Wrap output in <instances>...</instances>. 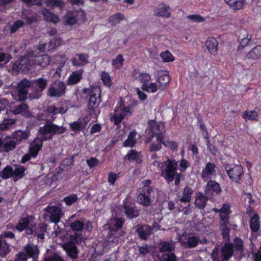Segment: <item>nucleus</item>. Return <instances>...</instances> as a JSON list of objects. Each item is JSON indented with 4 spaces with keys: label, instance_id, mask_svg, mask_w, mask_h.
<instances>
[{
    "label": "nucleus",
    "instance_id": "nucleus-1",
    "mask_svg": "<svg viewBox=\"0 0 261 261\" xmlns=\"http://www.w3.org/2000/svg\"><path fill=\"white\" fill-rule=\"evenodd\" d=\"M49 62L50 58L47 55L36 56L33 59L32 55L31 53L16 62L13 66V68L16 70H30L32 68L33 64L45 67L49 64Z\"/></svg>",
    "mask_w": 261,
    "mask_h": 261
},
{
    "label": "nucleus",
    "instance_id": "nucleus-2",
    "mask_svg": "<svg viewBox=\"0 0 261 261\" xmlns=\"http://www.w3.org/2000/svg\"><path fill=\"white\" fill-rule=\"evenodd\" d=\"M123 223V220L122 218H113L105 226L106 228L110 230L109 241L116 244L120 242L121 236L122 231L121 228Z\"/></svg>",
    "mask_w": 261,
    "mask_h": 261
},
{
    "label": "nucleus",
    "instance_id": "nucleus-3",
    "mask_svg": "<svg viewBox=\"0 0 261 261\" xmlns=\"http://www.w3.org/2000/svg\"><path fill=\"white\" fill-rule=\"evenodd\" d=\"M177 163L175 160H168L162 163V166H165L166 169L162 171V175L168 182H171L175 179V185H179L182 174L176 172Z\"/></svg>",
    "mask_w": 261,
    "mask_h": 261
},
{
    "label": "nucleus",
    "instance_id": "nucleus-4",
    "mask_svg": "<svg viewBox=\"0 0 261 261\" xmlns=\"http://www.w3.org/2000/svg\"><path fill=\"white\" fill-rule=\"evenodd\" d=\"M133 110L132 107L125 106L121 101L115 108L114 112L110 114V120L115 124H119L125 117L132 115Z\"/></svg>",
    "mask_w": 261,
    "mask_h": 261
},
{
    "label": "nucleus",
    "instance_id": "nucleus-5",
    "mask_svg": "<svg viewBox=\"0 0 261 261\" xmlns=\"http://www.w3.org/2000/svg\"><path fill=\"white\" fill-rule=\"evenodd\" d=\"M65 128L55 124L50 123L40 127L39 137L40 140H46L50 139L52 136L57 134H62L65 132Z\"/></svg>",
    "mask_w": 261,
    "mask_h": 261
},
{
    "label": "nucleus",
    "instance_id": "nucleus-6",
    "mask_svg": "<svg viewBox=\"0 0 261 261\" xmlns=\"http://www.w3.org/2000/svg\"><path fill=\"white\" fill-rule=\"evenodd\" d=\"M90 92V96L88 102V107L89 109H93L97 108L100 102V94L101 90L98 86L92 87L90 89L85 88L83 89V93H88Z\"/></svg>",
    "mask_w": 261,
    "mask_h": 261
},
{
    "label": "nucleus",
    "instance_id": "nucleus-7",
    "mask_svg": "<svg viewBox=\"0 0 261 261\" xmlns=\"http://www.w3.org/2000/svg\"><path fill=\"white\" fill-rule=\"evenodd\" d=\"M33 220L34 218L32 216L21 218L16 226V229L20 231L26 229L28 234H32L36 230V227L33 223Z\"/></svg>",
    "mask_w": 261,
    "mask_h": 261
},
{
    "label": "nucleus",
    "instance_id": "nucleus-8",
    "mask_svg": "<svg viewBox=\"0 0 261 261\" xmlns=\"http://www.w3.org/2000/svg\"><path fill=\"white\" fill-rule=\"evenodd\" d=\"M225 170L229 178L236 182L240 180L243 173L242 167L239 165H227Z\"/></svg>",
    "mask_w": 261,
    "mask_h": 261
},
{
    "label": "nucleus",
    "instance_id": "nucleus-9",
    "mask_svg": "<svg viewBox=\"0 0 261 261\" xmlns=\"http://www.w3.org/2000/svg\"><path fill=\"white\" fill-rule=\"evenodd\" d=\"M177 239L180 243L181 246L186 248L195 247L199 241V238L196 236H191L186 234H183L178 237Z\"/></svg>",
    "mask_w": 261,
    "mask_h": 261
},
{
    "label": "nucleus",
    "instance_id": "nucleus-10",
    "mask_svg": "<svg viewBox=\"0 0 261 261\" xmlns=\"http://www.w3.org/2000/svg\"><path fill=\"white\" fill-rule=\"evenodd\" d=\"M25 254L23 252L19 253L17 255L18 259L21 261H26L27 259V255L30 257H33L34 261L37 260L35 255L38 254V249L36 246L27 245L24 247Z\"/></svg>",
    "mask_w": 261,
    "mask_h": 261
},
{
    "label": "nucleus",
    "instance_id": "nucleus-11",
    "mask_svg": "<svg viewBox=\"0 0 261 261\" xmlns=\"http://www.w3.org/2000/svg\"><path fill=\"white\" fill-rule=\"evenodd\" d=\"M66 86L62 82H58L55 86H50L48 89V95L50 97H60L65 93Z\"/></svg>",
    "mask_w": 261,
    "mask_h": 261
},
{
    "label": "nucleus",
    "instance_id": "nucleus-12",
    "mask_svg": "<svg viewBox=\"0 0 261 261\" xmlns=\"http://www.w3.org/2000/svg\"><path fill=\"white\" fill-rule=\"evenodd\" d=\"M85 17V13L82 11L72 12H68L64 16V19L66 24L68 25H73L77 22V20L80 19H83Z\"/></svg>",
    "mask_w": 261,
    "mask_h": 261
},
{
    "label": "nucleus",
    "instance_id": "nucleus-13",
    "mask_svg": "<svg viewBox=\"0 0 261 261\" xmlns=\"http://www.w3.org/2000/svg\"><path fill=\"white\" fill-rule=\"evenodd\" d=\"M148 128L150 133L156 137H161L165 132L164 124L162 122L158 123L154 120L149 121Z\"/></svg>",
    "mask_w": 261,
    "mask_h": 261
},
{
    "label": "nucleus",
    "instance_id": "nucleus-14",
    "mask_svg": "<svg viewBox=\"0 0 261 261\" xmlns=\"http://www.w3.org/2000/svg\"><path fill=\"white\" fill-rule=\"evenodd\" d=\"M45 210L49 214L51 222L57 223L60 220L62 213L60 208L55 206H47Z\"/></svg>",
    "mask_w": 261,
    "mask_h": 261
},
{
    "label": "nucleus",
    "instance_id": "nucleus-15",
    "mask_svg": "<svg viewBox=\"0 0 261 261\" xmlns=\"http://www.w3.org/2000/svg\"><path fill=\"white\" fill-rule=\"evenodd\" d=\"M30 85V82L28 80H23L21 81L17 86L18 94L16 96L17 97L15 98V99L20 101L24 100L28 94L27 88H28Z\"/></svg>",
    "mask_w": 261,
    "mask_h": 261
},
{
    "label": "nucleus",
    "instance_id": "nucleus-16",
    "mask_svg": "<svg viewBox=\"0 0 261 261\" xmlns=\"http://www.w3.org/2000/svg\"><path fill=\"white\" fill-rule=\"evenodd\" d=\"M205 45L211 55L214 57L217 55L218 42L215 38L208 37L205 43Z\"/></svg>",
    "mask_w": 261,
    "mask_h": 261
},
{
    "label": "nucleus",
    "instance_id": "nucleus-17",
    "mask_svg": "<svg viewBox=\"0 0 261 261\" xmlns=\"http://www.w3.org/2000/svg\"><path fill=\"white\" fill-rule=\"evenodd\" d=\"M219 185L216 181H209L205 188V193L207 198H210L214 194H218L220 192Z\"/></svg>",
    "mask_w": 261,
    "mask_h": 261
},
{
    "label": "nucleus",
    "instance_id": "nucleus-18",
    "mask_svg": "<svg viewBox=\"0 0 261 261\" xmlns=\"http://www.w3.org/2000/svg\"><path fill=\"white\" fill-rule=\"evenodd\" d=\"M154 14L158 16L168 18L171 15L170 8L165 4H161L155 9Z\"/></svg>",
    "mask_w": 261,
    "mask_h": 261
},
{
    "label": "nucleus",
    "instance_id": "nucleus-19",
    "mask_svg": "<svg viewBox=\"0 0 261 261\" xmlns=\"http://www.w3.org/2000/svg\"><path fill=\"white\" fill-rule=\"evenodd\" d=\"M216 174V166L212 163H208L202 172V178L206 180Z\"/></svg>",
    "mask_w": 261,
    "mask_h": 261
},
{
    "label": "nucleus",
    "instance_id": "nucleus-20",
    "mask_svg": "<svg viewBox=\"0 0 261 261\" xmlns=\"http://www.w3.org/2000/svg\"><path fill=\"white\" fill-rule=\"evenodd\" d=\"M158 75V81L160 84L159 88L161 89V90H164L166 85L170 82V77L168 75V73L166 71H159Z\"/></svg>",
    "mask_w": 261,
    "mask_h": 261
},
{
    "label": "nucleus",
    "instance_id": "nucleus-21",
    "mask_svg": "<svg viewBox=\"0 0 261 261\" xmlns=\"http://www.w3.org/2000/svg\"><path fill=\"white\" fill-rule=\"evenodd\" d=\"M88 62V56L86 54H76L72 59V64L73 66H82L86 65Z\"/></svg>",
    "mask_w": 261,
    "mask_h": 261
},
{
    "label": "nucleus",
    "instance_id": "nucleus-22",
    "mask_svg": "<svg viewBox=\"0 0 261 261\" xmlns=\"http://www.w3.org/2000/svg\"><path fill=\"white\" fill-rule=\"evenodd\" d=\"M84 73L83 69H80L73 72L68 78L67 84L68 85H74L79 83L82 78Z\"/></svg>",
    "mask_w": 261,
    "mask_h": 261
},
{
    "label": "nucleus",
    "instance_id": "nucleus-23",
    "mask_svg": "<svg viewBox=\"0 0 261 261\" xmlns=\"http://www.w3.org/2000/svg\"><path fill=\"white\" fill-rule=\"evenodd\" d=\"M230 213V205L228 203L224 204L222 208L219 210L221 220L225 225L227 224L228 223V215Z\"/></svg>",
    "mask_w": 261,
    "mask_h": 261
},
{
    "label": "nucleus",
    "instance_id": "nucleus-24",
    "mask_svg": "<svg viewBox=\"0 0 261 261\" xmlns=\"http://www.w3.org/2000/svg\"><path fill=\"white\" fill-rule=\"evenodd\" d=\"M62 247L66 251L69 256L73 258L77 257V249L75 245L72 242L64 244L62 245Z\"/></svg>",
    "mask_w": 261,
    "mask_h": 261
},
{
    "label": "nucleus",
    "instance_id": "nucleus-25",
    "mask_svg": "<svg viewBox=\"0 0 261 261\" xmlns=\"http://www.w3.org/2000/svg\"><path fill=\"white\" fill-rule=\"evenodd\" d=\"M134 78L142 83V85L147 84L151 80V76L148 73L140 72L138 71H134L133 73Z\"/></svg>",
    "mask_w": 261,
    "mask_h": 261
},
{
    "label": "nucleus",
    "instance_id": "nucleus-26",
    "mask_svg": "<svg viewBox=\"0 0 261 261\" xmlns=\"http://www.w3.org/2000/svg\"><path fill=\"white\" fill-rule=\"evenodd\" d=\"M42 147V140L40 139H35V141L31 145L30 152L31 155L35 157Z\"/></svg>",
    "mask_w": 261,
    "mask_h": 261
},
{
    "label": "nucleus",
    "instance_id": "nucleus-27",
    "mask_svg": "<svg viewBox=\"0 0 261 261\" xmlns=\"http://www.w3.org/2000/svg\"><path fill=\"white\" fill-rule=\"evenodd\" d=\"M153 231V229L151 228L148 225H143L139 227L137 229L139 236L143 239H146Z\"/></svg>",
    "mask_w": 261,
    "mask_h": 261
},
{
    "label": "nucleus",
    "instance_id": "nucleus-28",
    "mask_svg": "<svg viewBox=\"0 0 261 261\" xmlns=\"http://www.w3.org/2000/svg\"><path fill=\"white\" fill-rule=\"evenodd\" d=\"M42 13L44 19L49 22L56 23L59 21V18L57 15L51 13L48 10L44 9L42 11Z\"/></svg>",
    "mask_w": 261,
    "mask_h": 261
},
{
    "label": "nucleus",
    "instance_id": "nucleus-29",
    "mask_svg": "<svg viewBox=\"0 0 261 261\" xmlns=\"http://www.w3.org/2000/svg\"><path fill=\"white\" fill-rule=\"evenodd\" d=\"M141 88L143 91L151 93H154L158 90H161V89L159 88V86L156 83L148 82L147 84L142 85Z\"/></svg>",
    "mask_w": 261,
    "mask_h": 261
},
{
    "label": "nucleus",
    "instance_id": "nucleus-30",
    "mask_svg": "<svg viewBox=\"0 0 261 261\" xmlns=\"http://www.w3.org/2000/svg\"><path fill=\"white\" fill-rule=\"evenodd\" d=\"M193 194L192 190L187 187L184 188L179 200L182 202H189Z\"/></svg>",
    "mask_w": 261,
    "mask_h": 261
},
{
    "label": "nucleus",
    "instance_id": "nucleus-31",
    "mask_svg": "<svg viewBox=\"0 0 261 261\" xmlns=\"http://www.w3.org/2000/svg\"><path fill=\"white\" fill-rule=\"evenodd\" d=\"M25 168L20 165H15L13 169V177L17 180L21 178L24 175Z\"/></svg>",
    "mask_w": 261,
    "mask_h": 261
},
{
    "label": "nucleus",
    "instance_id": "nucleus-32",
    "mask_svg": "<svg viewBox=\"0 0 261 261\" xmlns=\"http://www.w3.org/2000/svg\"><path fill=\"white\" fill-rule=\"evenodd\" d=\"M10 251L9 246L3 236H0V256H5Z\"/></svg>",
    "mask_w": 261,
    "mask_h": 261
},
{
    "label": "nucleus",
    "instance_id": "nucleus-33",
    "mask_svg": "<svg viewBox=\"0 0 261 261\" xmlns=\"http://www.w3.org/2000/svg\"><path fill=\"white\" fill-rule=\"evenodd\" d=\"M222 253L225 259L227 260L233 254V248L232 245L228 243H225L222 248Z\"/></svg>",
    "mask_w": 261,
    "mask_h": 261
},
{
    "label": "nucleus",
    "instance_id": "nucleus-34",
    "mask_svg": "<svg viewBox=\"0 0 261 261\" xmlns=\"http://www.w3.org/2000/svg\"><path fill=\"white\" fill-rule=\"evenodd\" d=\"M206 198L201 193L196 194L195 200V205L200 208H203L205 206Z\"/></svg>",
    "mask_w": 261,
    "mask_h": 261
},
{
    "label": "nucleus",
    "instance_id": "nucleus-35",
    "mask_svg": "<svg viewBox=\"0 0 261 261\" xmlns=\"http://www.w3.org/2000/svg\"><path fill=\"white\" fill-rule=\"evenodd\" d=\"M247 58L252 59H257L261 57V46H256L250 50L247 54Z\"/></svg>",
    "mask_w": 261,
    "mask_h": 261
},
{
    "label": "nucleus",
    "instance_id": "nucleus-36",
    "mask_svg": "<svg viewBox=\"0 0 261 261\" xmlns=\"http://www.w3.org/2000/svg\"><path fill=\"white\" fill-rule=\"evenodd\" d=\"M124 19V16L120 14L117 13L111 15L109 19V22L111 25H115Z\"/></svg>",
    "mask_w": 261,
    "mask_h": 261
},
{
    "label": "nucleus",
    "instance_id": "nucleus-37",
    "mask_svg": "<svg viewBox=\"0 0 261 261\" xmlns=\"http://www.w3.org/2000/svg\"><path fill=\"white\" fill-rule=\"evenodd\" d=\"M136 132L135 130L130 132L127 140L124 142L125 147H133L136 143Z\"/></svg>",
    "mask_w": 261,
    "mask_h": 261
},
{
    "label": "nucleus",
    "instance_id": "nucleus-38",
    "mask_svg": "<svg viewBox=\"0 0 261 261\" xmlns=\"http://www.w3.org/2000/svg\"><path fill=\"white\" fill-rule=\"evenodd\" d=\"M30 135L29 130H25L24 131L18 130L13 134V137L17 141H21L28 138Z\"/></svg>",
    "mask_w": 261,
    "mask_h": 261
},
{
    "label": "nucleus",
    "instance_id": "nucleus-39",
    "mask_svg": "<svg viewBox=\"0 0 261 261\" xmlns=\"http://www.w3.org/2000/svg\"><path fill=\"white\" fill-rule=\"evenodd\" d=\"M147 193H141L138 196L139 202L145 206H148L150 204L151 201L149 195Z\"/></svg>",
    "mask_w": 261,
    "mask_h": 261
},
{
    "label": "nucleus",
    "instance_id": "nucleus-40",
    "mask_svg": "<svg viewBox=\"0 0 261 261\" xmlns=\"http://www.w3.org/2000/svg\"><path fill=\"white\" fill-rule=\"evenodd\" d=\"M125 213L129 218H135L139 215L138 211L133 206L124 205Z\"/></svg>",
    "mask_w": 261,
    "mask_h": 261
},
{
    "label": "nucleus",
    "instance_id": "nucleus-41",
    "mask_svg": "<svg viewBox=\"0 0 261 261\" xmlns=\"http://www.w3.org/2000/svg\"><path fill=\"white\" fill-rule=\"evenodd\" d=\"M126 158L129 161H136L138 163H140L142 161L140 154L134 150L128 152Z\"/></svg>",
    "mask_w": 261,
    "mask_h": 261
},
{
    "label": "nucleus",
    "instance_id": "nucleus-42",
    "mask_svg": "<svg viewBox=\"0 0 261 261\" xmlns=\"http://www.w3.org/2000/svg\"><path fill=\"white\" fill-rule=\"evenodd\" d=\"M124 59L123 55H118L116 57L112 60V65L116 69L121 68L124 63Z\"/></svg>",
    "mask_w": 261,
    "mask_h": 261
},
{
    "label": "nucleus",
    "instance_id": "nucleus-43",
    "mask_svg": "<svg viewBox=\"0 0 261 261\" xmlns=\"http://www.w3.org/2000/svg\"><path fill=\"white\" fill-rule=\"evenodd\" d=\"M250 227L253 231H256L259 228V217L255 214L250 219Z\"/></svg>",
    "mask_w": 261,
    "mask_h": 261
},
{
    "label": "nucleus",
    "instance_id": "nucleus-44",
    "mask_svg": "<svg viewBox=\"0 0 261 261\" xmlns=\"http://www.w3.org/2000/svg\"><path fill=\"white\" fill-rule=\"evenodd\" d=\"M225 2L233 9H241L244 5V0H225Z\"/></svg>",
    "mask_w": 261,
    "mask_h": 261
},
{
    "label": "nucleus",
    "instance_id": "nucleus-45",
    "mask_svg": "<svg viewBox=\"0 0 261 261\" xmlns=\"http://www.w3.org/2000/svg\"><path fill=\"white\" fill-rule=\"evenodd\" d=\"M160 57L164 62H170L174 60V57L168 50L162 52L160 54Z\"/></svg>",
    "mask_w": 261,
    "mask_h": 261
},
{
    "label": "nucleus",
    "instance_id": "nucleus-46",
    "mask_svg": "<svg viewBox=\"0 0 261 261\" xmlns=\"http://www.w3.org/2000/svg\"><path fill=\"white\" fill-rule=\"evenodd\" d=\"M33 83L40 91H42L46 88L47 84V81L43 78H39L34 81Z\"/></svg>",
    "mask_w": 261,
    "mask_h": 261
},
{
    "label": "nucleus",
    "instance_id": "nucleus-47",
    "mask_svg": "<svg viewBox=\"0 0 261 261\" xmlns=\"http://www.w3.org/2000/svg\"><path fill=\"white\" fill-rule=\"evenodd\" d=\"M174 245L172 243L168 242H161L160 245V250L161 252L170 251L173 249Z\"/></svg>",
    "mask_w": 261,
    "mask_h": 261
},
{
    "label": "nucleus",
    "instance_id": "nucleus-48",
    "mask_svg": "<svg viewBox=\"0 0 261 261\" xmlns=\"http://www.w3.org/2000/svg\"><path fill=\"white\" fill-rule=\"evenodd\" d=\"M1 175L2 178L5 179L13 177V168L10 166H7L1 171Z\"/></svg>",
    "mask_w": 261,
    "mask_h": 261
},
{
    "label": "nucleus",
    "instance_id": "nucleus-49",
    "mask_svg": "<svg viewBox=\"0 0 261 261\" xmlns=\"http://www.w3.org/2000/svg\"><path fill=\"white\" fill-rule=\"evenodd\" d=\"M67 108H63V107H60V108H56L55 107L53 106H51L49 107L47 109V111L50 113H52L54 115L60 113V114H64L66 113L67 111Z\"/></svg>",
    "mask_w": 261,
    "mask_h": 261
},
{
    "label": "nucleus",
    "instance_id": "nucleus-50",
    "mask_svg": "<svg viewBox=\"0 0 261 261\" xmlns=\"http://www.w3.org/2000/svg\"><path fill=\"white\" fill-rule=\"evenodd\" d=\"M100 76L103 84L105 86L110 87L112 85V81L109 74L106 71H102L101 73Z\"/></svg>",
    "mask_w": 261,
    "mask_h": 261
},
{
    "label": "nucleus",
    "instance_id": "nucleus-51",
    "mask_svg": "<svg viewBox=\"0 0 261 261\" xmlns=\"http://www.w3.org/2000/svg\"><path fill=\"white\" fill-rule=\"evenodd\" d=\"M161 143H162V138L161 137H156V143H152L151 144L150 150L151 151L160 150L161 148Z\"/></svg>",
    "mask_w": 261,
    "mask_h": 261
},
{
    "label": "nucleus",
    "instance_id": "nucleus-52",
    "mask_svg": "<svg viewBox=\"0 0 261 261\" xmlns=\"http://www.w3.org/2000/svg\"><path fill=\"white\" fill-rule=\"evenodd\" d=\"M15 123V120L12 119H5L0 124V130H5L9 128Z\"/></svg>",
    "mask_w": 261,
    "mask_h": 261
},
{
    "label": "nucleus",
    "instance_id": "nucleus-53",
    "mask_svg": "<svg viewBox=\"0 0 261 261\" xmlns=\"http://www.w3.org/2000/svg\"><path fill=\"white\" fill-rule=\"evenodd\" d=\"M151 181L150 180H144L142 181V185L143 186L142 192L147 193V194H150L152 191V188L149 186Z\"/></svg>",
    "mask_w": 261,
    "mask_h": 261
},
{
    "label": "nucleus",
    "instance_id": "nucleus-54",
    "mask_svg": "<svg viewBox=\"0 0 261 261\" xmlns=\"http://www.w3.org/2000/svg\"><path fill=\"white\" fill-rule=\"evenodd\" d=\"M187 18L193 23L201 22L204 20V18L203 17L197 14L190 15L187 16Z\"/></svg>",
    "mask_w": 261,
    "mask_h": 261
},
{
    "label": "nucleus",
    "instance_id": "nucleus-55",
    "mask_svg": "<svg viewBox=\"0 0 261 261\" xmlns=\"http://www.w3.org/2000/svg\"><path fill=\"white\" fill-rule=\"evenodd\" d=\"M162 144L165 147L169 148L172 150H176L178 147L177 144L175 141L170 140H162Z\"/></svg>",
    "mask_w": 261,
    "mask_h": 261
},
{
    "label": "nucleus",
    "instance_id": "nucleus-56",
    "mask_svg": "<svg viewBox=\"0 0 261 261\" xmlns=\"http://www.w3.org/2000/svg\"><path fill=\"white\" fill-rule=\"evenodd\" d=\"M119 173L110 172L108 175V181L110 185L113 186L119 178Z\"/></svg>",
    "mask_w": 261,
    "mask_h": 261
},
{
    "label": "nucleus",
    "instance_id": "nucleus-57",
    "mask_svg": "<svg viewBox=\"0 0 261 261\" xmlns=\"http://www.w3.org/2000/svg\"><path fill=\"white\" fill-rule=\"evenodd\" d=\"M84 223L80 221H76L70 225V228L74 231H80L84 227Z\"/></svg>",
    "mask_w": 261,
    "mask_h": 261
},
{
    "label": "nucleus",
    "instance_id": "nucleus-58",
    "mask_svg": "<svg viewBox=\"0 0 261 261\" xmlns=\"http://www.w3.org/2000/svg\"><path fill=\"white\" fill-rule=\"evenodd\" d=\"M16 147V142L13 140H9L4 144L5 151L8 152L14 149Z\"/></svg>",
    "mask_w": 261,
    "mask_h": 261
},
{
    "label": "nucleus",
    "instance_id": "nucleus-59",
    "mask_svg": "<svg viewBox=\"0 0 261 261\" xmlns=\"http://www.w3.org/2000/svg\"><path fill=\"white\" fill-rule=\"evenodd\" d=\"M47 5L53 7H58L62 8L64 7V4L61 0H47Z\"/></svg>",
    "mask_w": 261,
    "mask_h": 261
},
{
    "label": "nucleus",
    "instance_id": "nucleus-60",
    "mask_svg": "<svg viewBox=\"0 0 261 261\" xmlns=\"http://www.w3.org/2000/svg\"><path fill=\"white\" fill-rule=\"evenodd\" d=\"M44 261H65L58 254L54 253L44 258Z\"/></svg>",
    "mask_w": 261,
    "mask_h": 261
},
{
    "label": "nucleus",
    "instance_id": "nucleus-61",
    "mask_svg": "<svg viewBox=\"0 0 261 261\" xmlns=\"http://www.w3.org/2000/svg\"><path fill=\"white\" fill-rule=\"evenodd\" d=\"M27 109L28 107L26 104L21 103L16 108V109L13 111V113L15 115L19 114L23 112H25Z\"/></svg>",
    "mask_w": 261,
    "mask_h": 261
},
{
    "label": "nucleus",
    "instance_id": "nucleus-62",
    "mask_svg": "<svg viewBox=\"0 0 261 261\" xmlns=\"http://www.w3.org/2000/svg\"><path fill=\"white\" fill-rule=\"evenodd\" d=\"M160 261H176V257L175 255L171 253L164 254Z\"/></svg>",
    "mask_w": 261,
    "mask_h": 261
},
{
    "label": "nucleus",
    "instance_id": "nucleus-63",
    "mask_svg": "<svg viewBox=\"0 0 261 261\" xmlns=\"http://www.w3.org/2000/svg\"><path fill=\"white\" fill-rule=\"evenodd\" d=\"M77 200V196L76 195H70L69 196L66 197L64 198V201L67 205H70L74 203Z\"/></svg>",
    "mask_w": 261,
    "mask_h": 261
},
{
    "label": "nucleus",
    "instance_id": "nucleus-64",
    "mask_svg": "<svg viewBox=\"0 0 261 261\" xmlns=\"http://www.w3.org/2000/svg\"><path fill=\"white\" fill-rule=\"evenodd\" d=\"M256 116L257 113L254 111H246L243 114V118L247 120H254Z\"/></svg>",
    "mask_w": 261,
    "mask_h": 261
}]
</instances>
